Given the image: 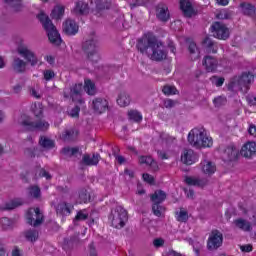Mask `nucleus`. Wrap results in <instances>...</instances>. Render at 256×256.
Returning <instances> with one entry per match:
<instances>
[{
    "instance_id": "obj_27",
    "label": "nucleus",
    "mask_w": 256,
    "mask_h": 256,
    "mask_svg": "<svg viewBox=\"0 0 256 256\" xmlns=\"http://www.w3.org/2000/svg\"><path fill=\"white\" fill-rule=\"evenodd\" d=\"M202 45L205 47L207 53H217L219 47L217 46L216 42L213 41L209 36H206L202 41Z\"/></svg>"
},
{
    "instance_id": "obj_15",
    "label": "nucleus",
    "mask_w": 256,
    "mask_h": 256,
    "mask_svg": "<svg viewBox=\"0 0 256 256\" xmlns=\"http://www.w3.org/2000/svg\"><path fill=\"white\" fill-rule=\"evenodd\" d=\"M202 65L207 71V73H215L217 67L219 66V61L215 57L205 56L202 61Z\"/></svg>"
},
{
    "instance_id": "obj_30",
    "label": "nucleus",
    "mask_w": 256,
    "mask_h": 256,
    "mask_svg": "<svg viewBox=\"0 0 256 256\" xmlns=\"http://www.w3.org/2000/svg\"><path fill=\"white\" fill-rule=\"evenodd\" d=\"M23 199L16 198L7 202L5 206L0 207L1 211H13V209H17V207H21L23 205Z\"/></svg>"
},
{
    "instance_id": "obj_7",
    "label": "nucleus",
    "mask_w": 256,
    "mask_h": 256,
    "mask_svg": "<svg viewBox=\"0 0 256 256\" xmlns=\"http://www.w3.org/2000/svg\"><path fill=\"white\" fill-rule=\"evenodd\" d=\"M22 127H25L27 131H47L49 129V122L45 120L32 121L30 118H26L21 122Z\"/></svg>"
},
{
    "instance_id": "obj_1",
    "label": "nucleus",
    "mask_w": 256,
    "mask_h": 256,
    "mask_svg": "<svg viewBox=\"0 0 256 256\" xmlns=\"http://www.w3.org/2000/svg\"><path fill=\"white\" fill-rule=\"evenodd\" d=\"M163 42L157 39L153 32H147L137 40L136 49L141 55H147L152 61L167 59V52L161 49Z\"/></svg>"
},
{
    "instance_id": "obj_14",
    "label": "nucleus",
    "mask_w": 256,
    "mask_h": 256,
    "mask_svg": "<svg viewBox=\"0 0 256 256\" xmlns=\"http://www.w3.org/2000/svg\"><path fill=\"white\" fill-rule=\"evenodd\" d=\"M240 155L242 157H245V159H251V157H255L256 143L255 142H246L240 150Z\"/></svg>"
},
{
    "instance_id": "obj_62",
    "label": "nucleus",
    "mask_w": 256,
    "mask_h": 256,
    "mask_svg": "<svg viewBox=\"0 0 256 256\" xmlns=\"http://www.w3.org/2000/svg\"><path fill=\"white\" fill-rule=\"evenodd\" d=\"M39 175H40V177H45V179H51V174H49V172H47V170H45V168L40 169Z\"/></svg>"
},
{
    "instance_id": "obj_21",
    "label": "nucleus",
    "mask_w": 256,
    "mask_h": 256,
    "mask_svg": "<svg viewBox=\"0 0 256 256\" xmlns=\"http://www.w3.org/2000/svg\"><path fill=\"white\" fill-rule=\"evenodd\" d=\"M186 43L188 45V53L191 56V60L196 61V59H199L201 52L199 51V47H197V43L191 38H187Z\"/></svg>"
},
{
    "instance_id": "obj_6",
    "label": "nucleus",
    "mask_w": 256,
    "mask_h": 256,
    "mask_svg": "<svg viewBox=\"0 0 256 256\" xmlns=\"http://www.w3.org/2000/svg\"><path fill=\"white\" fill-rule=\"evenodd\" d=\"M223 246V233L215 229L212 230L208 240H207V249L208 251H217L220 247Z\"/></svg>"
},
{
    "instance_id": "obj_64",
    "label": "nucleus",
    "mask_w": 256,
    "mask_h": 256,
    "mask_svg": "<svg viewBox=\"0 0 256 256\" xmlns=\"http://www.w3.org/2000/svg\"><path fill=\"white\" fill-rule=\"evenodd\" d=\"M45 61L49 63V65H53L55 63V57L51 55H47L44 57Z\"/></svg>"
},
{
    "instance_id": "obj_58",
    "label": "nucleus",
    "mask_w": 256,
    "mask_h": 256,
    "mask_svg": "<svg viewBox=\"0 0 256 256\" xmlns=\"http://www.w3.org/2000/svg\"><path fill=\"white\" fill-rule=\"evenodd\" d=\"M153 245L154 247H157V248L163 247V245H165V240H163L162 238H156L153 241Z\"/></svg>"
},
{
    "instance_id": "obj_59",
    "label": "nucleus",
    "mask_w": 256,
    "mask_h": 256,
    "mask_svg": "<svg viewBox=\"0 0 256 256\" xmlns=\"http://www.w3.org/2000/svg\"><path fill=\"white\" fill-rule=\"evenodd\" d=\"M240 249L243 253H251V251H253V246L251 244H246L241 246Z\"/></svg>"
},
{
    "instance_id": "obj_55",
    "label": "nucleus",
    "mask_w": 256,
    "mask_h": 256,
    "mask_svg": "<svg viewBox=\"0 0 256 256\" xmlns=\"http://www.w3.org/2000/svg\"><path fill=\"white\" fill-rule=\"evenodd\" d=\"M131 9H135V7H141L145 3L144 0H128Z\"/></svg>"
},
{
    "instance_id": "obj_51",
    "label": "nucleus",
    "mask_w": 256,
    "mask_h": 256,
    "mask_svg": "<svg viewBox=\"0 0 256 256\" xmlns=\"http://www.w3.org/2000/svg\"><path fill=\"white\" fill-rule=\"evenodd\" d=\"M213 103L215 107H221V105H225V103H227V98L223 96H218L213 99Z\"/></svg>"
},
{
    "instance_id": "obj_16",
    "label": "nucleus",
    "mask_w": 256,
    "mask_h": 256,
    "mask_svg": "<svg viewBox=\"0 0 256 256\" xmlns=\"http://www.w3.org/2000/svg\"><path fill=\"white\" fill-rule=\"evenodd\" d=\"M239 155H241L239 149H237V147H235L234 145H230L224 150V161H237V159H239Z\"/></svg>"
},
{
    "instance_id": "obj_41",
    "label": "nucleus",
    "mask_w": 256,
    "mask_h": 256,
    "mask_svg": "<svg viewBox=\"0 0 256 256\" xmlns=\"http://www.w3.org/2000/svg\"><path fill=\"white\" fill-rule=\"evenodd\" d=\"M77 135H79V131H77L75 129L65 130L62 133V139L64 141H73V139H75L77 137Z\"/></svg>"
},
{
    "instance_id": "obj_5",
    "label": "nucleus",
    "mask_w": 256,
    "mask_h": 256,
    "mask_svg": "<svg viewBox=\"0 0 256 256\" xmlns=\"http://www.w3.org/2000/svg\"><path fill=\"white\" fill-rule=\"evenodd\" d=\"M108 219L112 227L115 229H123V227H125V222L128 219L127 210L122 206H117L111 211Z\"/></svg>"
},
{
    "instance_id": "obj_43",
    "label": "nucleus",
    "mask_w": 256,
    "mask_h": 256,
    "mask_svg": "<svg viewBox=\"0 0 256 256\" xmlns=\"http://www.w3.org/2000/svg\"><path fill=\"white\" fill-rule=\"evenodd\" d=\"M78 196L80 203H89L91 201V195L85 188L79 190Z\"/></svg>"
},
{
    "instance_id": "obj_38",
    "label": "nucleus",
    "mask_w": 256,
    "mask_h": 256,
    "mask_svg": "<svg viewBox=\"0 0 256 256\" xmlns=\"http://www.w3.org/2000/svg\"><path fill=\"white\" fill-rule=\"evenodd\" d=\"M24 237L26 241H30V243H35L37 239H39V231L35 229H29L24 232Z\"/></svg>"
},
{
    "instance_id": "obj_52",
    "label": "nucleus",
    "mask_w": 256,
    "mask_h": 256,
    "mask_svg": "<svg viewBox=\"0 0 256 256\" xmlns=\"http://www.w3.org/2000/svg\"><path fill=\"white\" fill-rule=\"evenodd\" d=\"M43 75H44V79L47 82L55 79V71H53V70H44Z\"/></svg>"
},
{
    "instance_id": "obj_12",
    "label": "nucleus",
    "mask_w": 256,
    "mask_h": 256,
    "mask_svg": "<svg viewBox=\"0 0 256 256\" xmlns=\"http://www.w3.org/2000/svg\"><path fill=\"white\" fill-rule=\"evenodd\" d=\"M92 109L94 113L101 115L109 109V102L105 98H95L92 100Z\"/></svg>"
},
{
    "instance_id": "obj_34",
    "label": "nucleus",
    "mask_w": 256,
    "mask_h": 256,
    "mask_svg": "<svg viewBox=\"0 0 256 256\" xmlns=\"http://www.w3.org/2000/svg\"><path fill=\"white\" fill-rule=\"evenodd\" d=\"M119 107H127L131 103V97L126 92H121L117 98Z\"/></svg>"
},
{
    "instance_id": "obj_23",
    "label": "nucleus",
    "mask_w": 256,
    "mask_h": 256,
    "mask_svg": "<svg viewBox=\"0 0 256 256\" xmlns=\"http://www.w3.org/2000/svg\"><path fill=\"white\" fill-rule=\"evenodd\" d=\"M180 9L184 17L191 18L193 17V15H195V9L193 8V4L189 0H181Z\"/></svg>"
},
{
    "instance_id": "obj_22",
    "label": "nucleus",
    "mask_w": 256,
    "mask_h": 256,
    "mask_svg": "<svg viewBox=\"0 0 256 256\" xmlns=\"http://www.w3.org/2000/svg\"><path fill=\"white\" fill-rule=\"evenodd\" d=\"M83 91V84H75L71 90H70V96L72 98V101L74 103H79V105H85V100L81 98L79 95H81V92ZM75 96L79 97L77 100H75Z\"/></svg>"
},
{
    "instance_id": "obj_8",
    "label": "nucleus",
    "mask_w": 256,
    "mask_h": 256,
    "mask_svg": "<svg viewBox=\"0 0 256 256\" xmlns=\"http://www.w3.org/2000/svg\"><path fill=\"white\" fill-rule=\"evenodd\" d=\"M26 220L28 225H32L33 227H39V225L43 223V213H41V209L30 208L26 213Z\"/></svg>"
},
{
    "instance_id": "obj_60",
    "label": "nucleus",
    "mask_w": 256,
    "mask_h": 256,
    "mask_svg": "<svg viewBox=\"0 0 256 256\" xmlns=\"http://www.w3.org/2000/svg\"><path fill=\"white\" fill-rule=\"evenodd\" d=\"M246 101L248 102V104H249L250 106H255V105H256V97L253 96V95H248V96L246 97Z\"/></svg>"
},
{
    "instance_id": "obj_37",
    "label": "nucleus",
    "mask_w": 256,
    "mask_h": 256,
    "mask_svg": "<svg viewBox=\"0 0 256 256\" xmlns=\"http://www.w3.org/2000/svg\"><path fill=\"white\" fill-rule=\"evenodd\" d=\"M65 15V6H56L53 8L51 12V18L56 19V21H59V19H62Z\"/></svg>"
},
{
    "instance_id": "obj_63",
    "label": "nucleus",
    "mask_w": 256,
    "mask_h": 256,
    "mask_svg": "<svg viewBox=\"0 0 256 256\" xmlns=\"http://www.w3.org/2000/svg\"><path fill=\"white\" fill-rule=\"evenodd\" d=\"M175 103L176 102L174 100L168 99L164 102V105L166 109H171V107H175Z\"/></svg>"
},
{
    "instance_id": "obj_9",
    "label": "nucleus",
    "mask_w": 256,
    "mask_h": 256,
    "mask_svg": "<svg viewBox=\"0 0 256 256\" xmlns=\"http://www.w3.org/2000/svg\"><path fill=\"white\" fill-rule=\"evenodd\" d=\"M213 37L225 41L229 39V28L221 22H214L211 26Z\"/></svg>"
},
{
    "instance_id": "obj_44",
    "label": "nucleus",
    "mask_w": 256,
    "mask_h": 256,
    "mask_svg": "<svg viewBox=\"0 0 256 256\" xmlns=\"http://www.w3.org/2000/svg\"><path fill=\"white\" fill-rule=\"evenodd\" d=\"M162 93L164 95H177L179 93V90H177V87L171 86V85H165L162 88Z\"/></svg>"
},
{
    "instance_id": "obj_35",
    "label": "nucleus",
    "mask_w": 256,
    "mask_h": 256,
    "mask_svg": "<svg viewBox=\"0 0 256 256\" xmlns=\"http://www.w3.org/2000/svg\"><path fill=\"white\" fill-rule=\"evenodd\" d=\"M84 91L88 95H96L97 87H95V82H92L91 79H85L84 80Z\"/></svg>"
},
{
    "instance_id": "obj_50",
    "label": "nucleus",
    "mask_w": 256,
    "mask_h": 256,
    "mask_svg": "<svg viewBox=\"0 0 256 256\" xmlns=\"http://www.w3.org/2000/svg\"><path fill=\"white\" fill-rule=\"evenodd\" d=\"M210 81H212V83L217 87H223V84L225 83V78L219 76H212L210 78Z\"/></svg>"
},
{
    "instance_id": "obj_36",
    "label": "nucleus",
    "mask_w": 256,
    "mask_h": 256,
    "mask_svg": "<svg viewBox=\"0 0 256 256\" xmlns=\"http://www.w3.org/2000/svg\"><path fill=\"white\" fill-rule=\"evenodd\" d=\"M27 62L21 60V58H15L13 63V69L16 73H25Z\"/></svg>"
},
{
    "instance_id": "obj_25",
    "label": "nucleus",
    "mask_w": 256,
    "mask_h": 256,
    "mask_svg": "<svg viewBox=\"0 0 256 256\" xmlns=\"http://www.w3.org/2000/svg\"><path fill=\"white\" fill-rule=\"evenodd\" d=\"M74 13L76 15H88V13H89V3L85 2V1H82V0H78L75 3Z\"/></svg>"
},
{
    "instance_id": "obj_40",
    "label": "nucleus",
    "mask_w": 256,
    "mask_h": 256,
    "mask_svg": "<svg viewBox=\"0 0 256 256\" xmlns=\"http://www.w3.org/2000/svg\"><path fill=\"white\" fill-rule=\"evenodd\" d=\"M175 218L179 223H187L189 221V212L183 208H180V211L176 212Z\"/></svg>"
},
{
    "instance_id": "obj_17",
    "label": "nucleus",
    "mask_w": 256,
    "mask_h": 256,
    "mask_svg": "<svg viewBox=\"0 0 256 256\" xmlns=\"http://www.w3.org/2000/svg\"><path fill=\"white\" fill-rule=\"evenodd\" d=\"M18 53L19 55L24 57V59H26V61H28V63H30L32 67H35V65L39 63V59H37V56H35V53H33L31 50L27 48H20L18 50Z\"/></svg>"
},
{
    "instance_id": "obj_19",
    "label": "nucleus",
    "mask_w": 256,
    "mask_h": 256,
    "mask_svg": "<svg viewBox=\"0 0 256 256\" xmlns=\"http://www.w3.org/2000/svg\"><path fill=\"white\" fill-rule=\"evenodd\" d=\"M73 209H75L73 204L62 202L56 206V213L58 215H62L63 217H68V215H71V213L73 212Z\"/></svg>"
},
{
    "instance_id": "obj_56",
    "label": "nucleus",
    "mask_w": 256,
    "mask_h": 256,
    "mask_svg": "<svg viewBox=\"0 0 256 256\" xmlns=\"http://www.w3.org/2000/svg\"><path fill=\"white\" fill-rule=\"evenodd\" d=\"M143 181H145L146 183H149V185H153V183H155V178H153V176L149 173H144L142 175Z\"/></svg>"
},
{
    "instance_id": "obj_32",
    "label": "nucleus",
    "mask_w": 256,
    "mask_h": 256,
    "mask_svg": "<svg viewBox=\"0 0 256 256\" xmlns=\"http://www.w3.org/2000/svg\"><path fill=\"white\" fill-rule=\"evenodd\" d=\"M39 145L43 149H55V141L47 138L46 136H40Z\"/></svg>"
},
{
    "instance_id": "obj_47",
    "label": "nucleus",
    "mask_w": 256,
    "mask_h": 256,
    "mask_svg": "<svg viewBox=\"0 0 256 256\" xmlns=\"http://www.w3.org/2000/svg\"><path fill=\"white\" fill-rule=\"evenodd\" d=\"M4 3L11 5L15 11H21V8L23 7L21 0H4Z\"/></svg>"
},
{
    "instance_id": "obj_61",
    "label": "nucleus",
    "mask_w": 256,
    "mask_h": 256,
    "mask_svg": "<svg viewBox=\"0 0 256 256\" xmlns=\"http://www.w3.org/2000/svg\"><path fill=\"white\" fill-rule=\"evenodd\" d=\"M114 157H115V159H116V161H117V163L119 164V165H123L124 163H126V159H125V157H123L122 155H116L115 153H114Z\"/></svg>"
},
{
    "instance_id": "obj_42",
    "label": "nucleus",
    "mask_w": 256,
    "mask_h": 256,
    "mask_svg": "<svg viewBox=\"0 0 256 256\" xmlns=\"http://www.w3.org/2000/svg\"><path fill=\"white\" fill-rule=\"evenodd\" d=\"M165 206L159 203H152V213L155 217H163V213H165Z\"/></svg>"
},
{
    "instance_id": "obj_31",
    "label": "nucleus",
    "mask_w": 256,
    "mask_h": 256,
    "mask_svg": "<svg viewBox=\"0 0 256 256\" xmlns=\"http://www.w3.org/2000/svg\"><path fill=\"white\" fill-rule=\"evenodd\" d=\"M240 8L242 9L243 15H247V17L256 15V8L251 3L242 2L240 3Z\"/></svg>"
},
{
    "instance_id": "obj_4",
    "label": "nucleus",
    "mask_w": 256,
    "mask_h": 256,
    "mask_svg": "<svg viewBox=\"0 0 256 256\" xmlns=\"http://www.w3.org/2000/svg\"><path fill=\"white\" fill-rule=\"evenodd\" d=\"M82 51L86 54L88 61L91 63H98L101 59L99 51L97 50V39L91 37L82 43Z\"/></svg>"
},
{
    "instance_id": "obj_3",
    "label": "nucleus",
    "mask_w": 256,
    "mask_h": 256,
    "mask_svg": "<svg viewBox=\"0 0 256 256\" xmlns=\"http://www.w3.org/2000/svg\"><path fill=\"white\" fill-rule=\"evenodd\" d=\"M37 19L42 23V27L46 31L50 43L59 47L63 40L61 39V34H59V31H57V28L53 24V21H51V18L44 12H40L37 15Z\"/></svg>"
},
{
    "instance_id": "obj_18",
    "label": "nucleus",
    "mask_w": 256,
    "mask_h": 256,
    "mask_svg": "<svg viewBox=\"0 0 256 256\" xmlns=\"http://www.w3.org/2000/svg\"><path fill=\"white\" fill-rule=\"evenodd\" d=\"M63 31L66 35H77L79 33V25L72 19H68L63 23Z\"/></svg>"
},
{
    "instance_id": "obj_49",
    "label": "nucleus",
    "mask_w": 256,
    "mask_h": 256,
    "mask_svg": "<svg viewBox=\"0 0 256 256\" xmlns=\"http://www.w3.org/2000/svg\"><path fill=\"white\" fill-rule=\"evenodd\" d=\"M32 111L37 119H41V117H43V107L41 104H34Z\"/></svg>"
},
{
    "instance_id": "obj_29",
    "label": "nucleus",
    "mask_w": 256,
    "mask_h": 256,
    "mask_svg": "<svg viewBox=\"0 0 256 256\" xmlns=\"http://www.w3.org/2000/svg\"><path fill=\"white\" fill-rule=\"evenodd\" d=\"M167 199V193L163 190H156L153 194L150 195V201L152 203H164Z\"/></svg>"
},
{
    "instance_id": "obj_24",
    "label": "nucleus",
    "mask_w": 256,
    "mask_h": 256,
    "mask_svg": "<svg viewBox=\"0 0 256 256\" xmlns=\"http://www.w3.org/2000/svg\"><path fill=\"white\" fill-rule=\"evenodd\" d=\"M233 224L237 229H240V231H244L245 233H249L252 231L253 227L251 226V222L243 219V218H238L233 221Z\"/></svg>"
},
{
    "instance_id": "obj_39",
    "label": "nucleus",
    "mask_w": 256,
    "mask_h": 256,
    "mask_svg": "<svg viewBox=\"0 0 256 256\" xmlns=\"http://www.w3.org/2000/svg\"><path fill=\"white\" fill-rule=\"evenodd\" d=\"M128 119L134 123H141L143 121V114L137 110H130L128 111Z\"/></svg>"
},
{
    "instance_id": "obj_13",
    "label": "nucleus",
    "mask_w": 256,
    "mask_h": 256,
    "mask_svg": "<svg viewBox=\"0 0 256 256\" xmlns=\"http://www.w3.org/2000/svg\"><path fill=\"white\" fill-rule=\"evenodd\" d=\"M156 17L159 21H162V23H167L171 18V15L169 14V7L163 3L158 4L156 6Z\"/></svg>"
},
{
    "instance_id": "obj_33",
    "label": "nucleus",
    "mask_w": 256,
    "mask_h": 256,
    "mask_svg": "<svg viewBox=\"0 0 256 256\" xmlns=\"http://www.w3.org/2000/svg\"><path fill=\"white\" fill-rule=\"evenodd\" d=\"M215 171H217V166H215V164H213V162L205 161L202 164V172L205 175H213L215 173Z\"/></svg>"
},
{
    "instance_id": "obj_48",
    "label": "nucleus",
    "mask_w": 256,
    "mask_h": 256,
    "mask_svg": "<svg viewBox=\"0 0 256 256\" xmlns=\"http://www.w3.org/2000/svg\"><path fill=\"white\" fill-rule=\"evenodd\" d=\"M29 195L34 199H39L41 197V188L39 186H31L29 188Z\"/></svg>"
},
{
    "instance_id": "obj_54",
    "label": "nucleus",
    "mask_w": 256,
    "mask_h": 256,
    "mask_svg": "<svg viewBox=\"0 0 256 256\" xmlns=\"http://www.w3.org/2000/svg\"><path fill=\"white\" fill-rule=\"evenodd\" d=\"M235 85H239V80L237 78V76H234L228 83L227 85V89L228 91H233V89L235 88Z\"/></svg>"
},
{
    "instance_id": "obj_45",
    "label": "nucleus",
    "mask_w": 256,
    "mask_h": 256,
    "mask_svg": "<svg viewBox=\"0 0 256 256\" xmlns=\"http://www.w3.org/2000/svg\"><path fill=\"white\" fill-rule=\"evenodd\" d=\"M62 155H70V157H73V155H77L79 153V147H64L61 150Z\"/></svg>"
},
{
    "instance_id": "obj_57",
    "label": "nucleus",
    "mask_w": 256,
    "mask_h": 256,
    "mask_svg": "<svg viewBox=\"0 0 256 256\" xmlns=\"http://www.w3.org/2000/svg\"><path fill=\"white\" fill-rule=\"evenodd\" d=\"M81 111V107L75 106L70 111V117L77 118L79 117V112Z\"/></svg>"
},
{
    "instance_id": "obj_26",
    "label": "nucleus",
    "mask_w": 256,
    "mask_h": 256,
    "mask_svg": "<svg viewBox=\"0 0 256 256\" xmlns=\"http://www.w3.org/2000/svg\"><path fill=\"white\" fill-rule=\"evenodd\" d=\"M184 181L190 187H205L208 183L207 179H199L191 176H186Z\"/></svg>"
},
{
    "instance_id": "obj_20",
    "label": "nucleus",
    "mask_w": 256,
    "mask_h": 256,
    "mask_svg": "<svg viewBox=\"0 0 256 256\" xmlns=\"http://www.w3.org/2000/svg\"><path fill=\"white\" fill-rule=\"evenodd\" d=\"M99 161H101V155L98 153H94L92 157L89 154H84L82 157V163L87 167H95L99 165Z\"/></svg>"
},
{
    "instance_id": "obj_11",
    "label": "nucleus",
    "mask_w": 256,
    "mask_h": 256,
    "mask_svg": "<svg viewBox=\"0 0 256 256\" xmlns=\"http://www.w3.org/2000/svg\"><path fill=\"white\" fill-rule=\"evenodd\" d=\"M180 159L184 165H194L199 161V156L192 149H184Z\"/></svg>"
},
{
    "instance_id": "obj_46",
    "label": "nucleus",
    "mask_w": 256,
    "mask_h": 256,
    "mask_svg": "<svg viewBox=\"0 0 256 256\" xmlns=\"http://www.w3.org/2000/svg\"><path fill=\"white\" fill-rule=\"evenodd\" d=\"M86 210H80L77 212L73 222L77 223L79 221H87L89 219V214L85 212Z\"/></svg>"
},
{
    "instance_id": "obj_53",
    "label": "nucleus",
    "mask_w": 256,
    "mask_h": 256,
    "mask_svg": "<svg viewBox=\"0 0 256 256\" xmlns=\"http://www.w3.org/2000/svg\"><path fill=\"white\" fill-rule=\"evenodd\" d=\"M0 223H1L2 229L4 230L9 229V227H11V225L13 224V222L7 217L2 218Z\"/></svg>"
},
{
    "instance_id": "obj_2",
    "label": "nucleus",
    "mask_w": 256,
    "mask_h": 256,
    "mask_svg": "<svg viewBox=\"0 0 256 256\" xmlns=\"http://www.w3.org/2000/svg\"><path fill=\"white\" fill-rule=\"evenodd\" d=\"M188 142L196 149L213 147V138L207 135L205 128H194L188 134Z\"/></svg>"
},
{
    "instance_id": "obj_10",
    "label": "nucleus",
    "mask_w": 256,
    "mask_h": 256,
    "mask_svg": "<svg viewBox=\"0 0 256 256\" xmlns=\"http://www.w3.org/2000/svg\"><path fill=\"white\" fill-rule=\"evenodd\" d=\"M238 78V85L243 89L244 91H248L251 83L255 81V74L251 72H243Z\"/></svg>"
},
{
    "instance_id": "obj_28",
    "label": "nucleus",
    "mask_w": 256,
    "mask_h": 256,
    "mask_svg": "<svg viewBox=\"0 0 256 256\" xmlns=\"http://www.w3.org/2000/svg\"><path fill=\"white\" fill-rule=\"evenodd\" d=\"M138 161L140 165H148V167H151L153 171H157L159 169L156 161L151 156H139Z\"/></svg>"
}]
</instances>
